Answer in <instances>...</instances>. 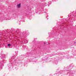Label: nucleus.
<instances>
[{
  "label": "nucleus",
  "mask_w": 76,
  "mask_h": 76,
  "mask_svg": "<svg viewBox=\"0 0 76 76\" xmlns=\"http://www.w3.org/2000/svg\"><path fill=\"white\" fill-rule=\"evenodd\" d=\"M21 5V4H17V8H18V9H19V8H20V5Z\"/></svg>",
  "instance_id": "nucleus-1"
},
{
  "label": "nucleus",
  "mask_w": 76,
  "mask_h": 76,
  "mask_svg": "<svg viewBox=\"0 0 76 76\" xmlns=\"http://www.w3.org/2000/svg\"><path fill=\"white\" fill-rule=\"evenodd\" d=\"M10 45H10V44H8V46H10Z\"/></svg>",
  "instance_id": "nucleus-2"
},
{
  "label": "nucleus",
  "mask_w": 76,
  "mask_h": 76,
  "mask_svg": "<svg viewBox=\"0 0 76 76\" xmlns=\"http://www.w3.org/2000/svg\"><path fill=\"white\" fill-rule=\"evenodd\" d=\"M44 44H45V42H44Z\"/></svg>",
  "instance_id": "nucleus-3"
}]
</instances>
